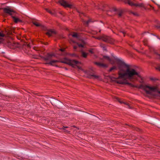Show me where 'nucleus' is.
I'll return each mask as SVG.
<instances>
[{
	"instance_id": "f257e3e1",
	"label": "nucleus",
	"mask_w": 160,
	"mask_h": 160,
	"mask_svg": "<svg viewBox=\"0 0 160 160\" xmlns=\"http://www.w3.org/2000/svg\"><path fill=\"white\" fill-rule=\"evenodd\" d=\"M119 68V77L112 79V81L118 83H123L128 80H137L138 78H141L139 73L136 70L123 62H120Z\"/></svg>"
},
{
	"instance_id": "f03ea898",
	"label": "nucleus",
	"mask_w": 160,
	"mask_h": 160,
	"mask_svg": "<svg viewBox=\"0 0 160 160\" xmlns=\"http://www.w3.org/2000/svg\"><path fill=\"white\" fill-rule=\"evenodd\" d=\"M138 88L143 89L147 94L154 97L160 98V88L157 86L150 85H141Z\"/></svg>"
},
{
	"instance_id": "7ed1b4c3",
	"label": "nucleus",
	"mask_w": 160,
	"mask_h": 160,
	"mask_svg": "<svg viewBox=\"0 0 160 160\" xmlns=\"http://www.w3.org/2000/svg\"><path fill=\"white\" fill-rule=\"evenodd\" d=\"M60 62L69 64L73 67H77L79 69L82 70V68L80 66L81 63L80 62L75 60H70L67 58H65L60 61Z\"/></svg>"
},
{
	"instance_id": "20e7f679",
	"label": "nucleus",
	"mask_w": 160,
	"mask_h": 160,
	"mask_svg": "<svg viewBox=\"0 0 160 160\" xmlns=\"http://www.w3.org/2000/svg\"><path fill=\"white\" fill-rule=\"evenodd\" d=\"M54 56V55L53 53H48L44 57V59L47 62H48V64L51 65H54V64L58 62V61L52 60V58Z\"/></svg>"
},
{
	"instance_id": "39448f33",
	"label": "nucleus",
	"mask_w": 160,
	"mask_h": 160,
	"mask_svg": "<svg viewBox=\"0 0 160 160\" xmlns=\"http://www.w3.org/2000/svg\"><path fill=\"white\" fill-rule=\"evenodd\" d=\"M95 38L99 40H102L104 42L111 43H112L113 42V40L112 39L109 37H107L105 35L97 37Z\"/></svg>"
},
{
	"instance_id": "423d86ee",
	"label": "nucleus",
	"mask_w": 160,
	"mask_h": 160,
	"mask_svg": "<svg viewBox=\"0 0 160 160\" xmlns=\"http://www.w3.org/2000/svg\"><path fill=\"white\" fill-rule=\"evenodd\" d=\"M59 3L62 6L70 8H72V4L71 3H69L65 0H60Z\"/></svg>"
},
{
	"instance_id": "0eeeda50",
	"label": "nucleus",
	"mask_w": 160,
	"mask_h": 160,
	"mask_svg": "<svg viewBox=\"0 0 160 160\" xmlns=\"http://www.w3.org/2000/svg\"><path fill=\"white\" fill-rule=\"evenodd\" d=\"M15 29L14 28H8L6 30V34L7 36H9L12 34V32L15 33Z\"/></svg>"
},
{
	"instance_id": "6e6552de",
	"label": "nucleus",
	"mask_w": 160,
	"mask_h": 160,
	"mask_svg": "<svg viewBox=\"0 0 160 160\" xmlns=\"http://www.w3.org/2000/svg\"><path fill=\"white\" fill-rule=\"evenodd\" d=\"M127 3L131 6H134L136 7L145 8L144 4L143 3H140L138 4L134 3L131 2L129 0H127Z\"/></svg>"
},
{
	"instance_id": "1a4fd4ad",
	"label": "nucleus",
	"mask_w": 160,
	"mask_h": 160,
	"mask_svg": "<svg viewBox=\"0 0 160 160\" xmlns=\"http://www.w3.org/2000/svg\"><path fill=\"white\" fill-rule=\"evenodd\" d=\"M85 42L83 41H81V42H78L77 43V45H74L73 46L74 49L76 50L77 48L78 47L79 48H84L85 47Z\"/></svg>"
},
{
	"instance_id": "9d476101",
	"label": "nucleus",
	"mask_w": 160,
	"mask_h": 160,
	"mask_svg": "<svg viewBox=\"0 0 160 160\" xmlns=\"http://www.w3.org/2000/svg\"><path fill=\"white\" fill-rule=\"evenodd\" d=\"M1 9H2L5 12L8 13L10 15H11L12 13L13 12V11L12 9L8 8H2Z\"/></svg>"
},
{
	"instance_id": "9b49d317",
	"label": "nucleus",
	"mask_w": 160,
	"mask_h": 160,
	"mask_svg": "<svg viewBox=\"0 0 160 160\" xmlns=\"http://www.w3.org/2000/svg\"><path fill=\"white\" fill-rule=\"evenodd\" d=\"M32 22L33 24L37 27L41 26L42 27H43V26L41 24L40 22H39L37 20H32Z\"/></svg>"
},
{
	"instance_id": "f8f14e48",
	"label": "nucleus",
	"mask_w": 160,
	"mask_h": 160,
	"mask_svg": "<svg viewBox=\"0 0 160 160\" xmlns=\"http://www.w3.org/2000/svg\"><path fill=\"white\" fill-rule=\"evenodd\" d=\"M55 34V32L54 31L52 30H48V32H46V34L49 36H52L53 34Z\"/></svg>"
},
{
	"instance_id": "ddd939ff",
	"label": "nucleus",
	"mask_w": 160,
	"mask_h": 160,
	"mask_svg": "<svg viewBox=\"0 0 160 160\" xmlns=\"http://www.w3.org/2000/svg\"><path fill=\"white\" fill-rule=\"evenodd\" d=\"M95 64L97 65L100 66V67H105L106 68L108 67V65L106 64H105L102 63H101L98 62H95Z\"/></svg>"
},
{
	"instance_id": "4468645a",
	"label": "nucleus",
	"mask_w": 160,
	"mask_h": 160,
	"mask_svg": "<svg viewBox=\"0 0 160 160\" xmlns=\"http://www.w3.org/2000/svg\"><path fill=\"white\" fill-rule=\"evenodd\" d=\"M12 18H13V20L15 23H18V22H22V21L19 18H18L12 16Z\"/></svg>"
},
{
	"instance_id": "2eb2a0df",
	"label": "nucleus",
	"mask_w": 160,
	"mask_h": 160,
	"mask_svg": "<svg viewBox=\"0 0 160 160\" xmlns=\"http://www.w3.org/2000/svg\"><path fill=\"white\" fill-rule=\"evenodd\" d=\"M116 99L121 103H124V104L127 105L129 108H130L128 103L127 102H124L118 98H116Z\"/></svg>"
},
{
	"instance_id": "dca6fc26",
	"label": "nucleus",
	"mask_w": 160,
	"mask_h": 160,
	"mask_svg": "<svg viewBox=\"0 0 160 160\" xmlns=\"http://www.w3.org/2000/svg\"><path fill=\"white\" fill-rule=\"evenodd\" d=\"M6 35L0 32V43L2 42L3 41V38L5 37Z\"/></svg>"
},
{
	"instance_id": "f3484780",
	"label": "nucleus",
	"mask_w": 160,
	"mask_h": 160,
	"mask_svg": "<svg viewBox=\"0 0 160 160\" xmlns=\"http://www.w3.org/2000/svg\"><path fill=\"white\" fill-rule=\"evenodd\" d=\"M91 77H90V78H93V79H98L99 78L98 76L95 75H94V74H91Z\"/></svg>"
},
{
	"instance_id": "a211bd4d",
	"label": "nucleus",
	"mask_w": 160,
	"mask_h": 160,
	"mask_svg": "<svg viewBox=\"0 0 160 160\" xmlns=\"http://www.w3.org/2000/svg\"><path fill=\"white\" fill-rule=\"evenodd\" d=\"M45 10H46V11L47 12H48L49 13H50L51 14H54V11L53 10L51 11L50 10H49V9H48V8L45 9Z\"/></svg>"
},
{
	"instance_id": "6ab92c4d",
	"label": "nucleus",
	"mask_w": 160,
	"mask_h": 160,
	"mask_svg": "<svg viewBox=\"0 0 160 160\" xmlns=\"http://www.w3.org/2000/svg\"><path fill=\"white\" fill-rule=\"evenodd\" d=\"M72 36L73 37H75L77 38H79V37L78 35L76 33L74 32L72 35Z\"/></svg>"
},
{
	"instance_id": "aec40b11",
	"label": "nucleus",
	"mask_w": 160,
	"mask_h": 160,
	"mask_svg": "<svg viewBox=\"0 0 160 160\" xmlns=\"http://www.w3.org/2000/svg\"><path fill=\"white\" fill-rule=\"evenodd\" d=\"M81 52L82 56L84 58H86L87 55V53H86L82 51H81Z\"/></svg>"
},
{
	"instance_id": "412c9836",
	"label": "nucleus",
	"mask_w": 160,
	"mask_h": 160,
	"mask_svg": "<svg viewBox=\"0 0 160 160\" xmlns=\"http://www.w3.org/2000/svg\"><path fill=\"white\" fill-rule=\"evenodd\" d=\"M104 58L106 59H107V60H108L109 61L111 62V60L110 58H109V57H108L104 56Z\"/></svg>"
},
{
	"instance_id": "4be33fe9",
	"label": "nucleus",
	"mask_w": 160,
	"mask_h": 160,
	"mask_svg": "<svg viewBox=\"0 0 160 160\" xmlns=\"http://www.w3.org/2000/svg\"><path fill=\"white\" fill-rule=\"evenodd\" d=\"M117 69V68L115 66H114L113 67H112V68L110 70V71H112V70H116V69Z\"/></svg>"
},
{
	"instance_id": "5701e85b",
	"label": "nucleus",
	"mask_w": 160,
	"mask_h": 160,
	"mask_svg": "<svg viewBox=\"0 0 160 160\" xmlns=\"http://www.w3.org/2000/svg\"><path fill=\"white\" fill-rule=\"evenodd\" d=\"M84 22H85L86 24L88 25L89 23V22L91 21V20L89 19L87 21H84Z\"/></svg>"
},
{
	"instance_id": "b1692460",
	"label": "nucleus",
	"mask_w": 160,
	"mask_h": 160,
	"mask_svg": "<svg viewBox=\"0 0 160 160\" xmlns=\"http://www.w3.org/2000/svg\"><path fill=\"white\" fill-rule=\"evenodd\" d=\"M68 128V127H63V128H62L61 129L63 130H64V131L65 132H68V131H67V130H65V128Z\"/></svg>"
},
{
	"instance_id": "393cba45",
	"label": "nucleus",
	"mask_w": 160,
	"mask_h": 160,
	"mask_svg": "<svg viewBox=\"0 0 160 160\" xmlns=\"http://www.w3.org/2000/svg\"><path fill=\"white\" fill-rule=\"evenodd\" d=\"M121 32H122L124 35V36H125V32L123 30H122L120 31Z\"/></svg>"
},
{
	"instance_id": "a878e982",
	"label": "nucleus",
	"mask_w": 160,
	"mask_h": 160,
	"mask_svg": "<svg viewBox=\"0 0 160 160\" xmlns=\"http://www.w3.org/2000/svg\"><path fill=\"white\" fill-rule=\"evenodd\" d=\"M122 12H119V13H118L119 16V17L121 16L122 15Z\"/></svg>"
},
{
	"instance_id": "bb28decb",
	"label": "nucleus",
	"mask_w": 160,
	"mask_h": 160,
	"mask_svg": "<svg viewBox=\"0 0 160 160\" xmlns=\"http://www.w3.org/2000/svg\"><path fill=\"white\" fill-rule=\"evenodd\" d=\"M89 52L90 53H92L93 52V50L92 49H90V50H89Z\"/></svg>"
},
{
	"instance_id": "cd10ccee",
	"label": "nucleus",
	"mask_w": 160,
	"mask_h": 160,
	"mask_svg": "<svg viewBox=\"0 0 160 160\" xmlns=\"http://www.w3.org/2000/svg\"><path fill=\"white\" fill-rule=\"evenodd\" d=\"M60 50L61 51V52H63L64 50V49H60Z\"/></svg>"
},
{
	"instance_id": "c85d7f7f",
	"label": "nucleus",
	"mask_w": 160,
	"mask_h": 160,
	"mask_svg": "<svg viewBox=\"0 0 160 160\" xmlns=\"http://www.w3.org/2000/svg\"><path fill=\"white\" fill-rule=\"evenodd\" d=\"M155 53L156 54H157L159 56H160V53H157L156 52H155Z\"/></svg>"
},
{
	"instance_id": "c756f323",
	"label": "nucleus",
	"mask_w": 160,
	"mask_h": 160,
	"mask_svg": "<svg viewBox=\"0 0 160 160\" xmlns=\"http://www.w3.org/2000/svg\"><path fill=\"white\" fill-rule=\"evenodd\" d=\"M157 69H158L159 71H160V66L158 68H157Z\"/></svg>"
},
{
	"instance_id": "7c9ffc66",
	"label": "nucleus",
	"mask_w": 160,
	"mask_h": 160,
	"mask_svg": "<svg viewBox=\"0 0 160 160\" xmlns=\"http://www.w3.org/2000/svg\"><path fill=\"white\" fill-rule=\"evenodd\" d=\"M34 49H35V50H37V49H36V48H34Z\"/></svg>"
},
{
	"instance_id": "2f4dec72",
	"label": "nucleus",
	"mask_w": 160,
	"mask_h": 160,
	"mask_svg": "<svg viewBox=\"0 0 160 160\" xmlns=\"http://www.w3.org/2000/svg\"><path fill=\"white\" fill-rule=\"evenodd\" d=\"M87 73H89L88 72V71H87Z\"/></svg>"
},
{
	"instance_id": "473e14b6",
	"label": "nucleus",
	"mask_w": 160,
	"mask_h": 160,
	"mask_svg": "<svg viewBox=\"0 0 160 160\" xmlns=\"http://www.w3.org/2000/svg\"><path fill=\"white\" fill-rule=\"evenodd\" d=\"M132 87H134L133 86H132Z\"/></svg>"
}]
</instances>
